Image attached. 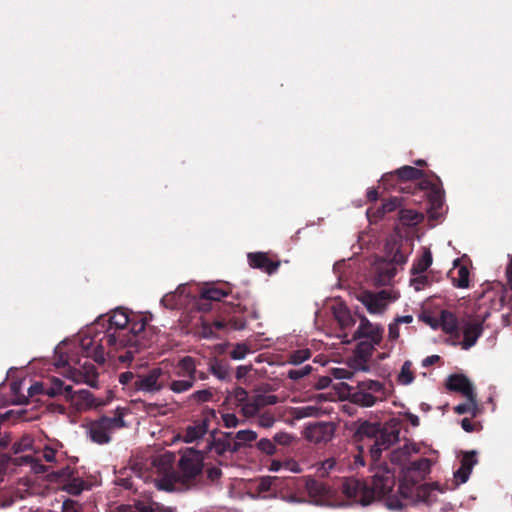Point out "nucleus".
<instances>
[{"label": "nucleus", "mask_w": 512, "mask_h": 512, "mask_svg": "<svg viewBox=\"0 0 512 512\" xmlns=\"http://www.w3.org/2000/svg\"><path fill=\"white\" fill-rule=\"evenodd\" d=\"M108 327L99 330L97 322L90 327L80 339V349L86 358H92L96 363L103 364L105 355L117 358L120 362L128 361V312L117 311L108 320ZM102 324V328H104Z\"/></svg>", "instance_id": "nucleus-1"}, {"label": "nucleus", "mask_w": 512, "mask_h": 512, "mask_svg": "<svg viewBox=\"0 0 512 512\" xmlns=\"http://www.w3.org/2000/svg\"><path fill=\"white\" fill-rule=\"evenodd\" d=\"M386 256L374 262V281L377 285H388L397 274L396 265H403L407 255L403 253L397 242H388L385 247Z\"/></svg>", "instance_id": "nucleus-2"}, {"label": "nucleus", "mask_w": 512, "mask_h": 512, "mask_svg": "<svg viewBox=\"0 0 512 512\" xmlns=\"http://www.w3.org/2000/svg\"><path fill=\"white\" fill-rule=\"evenodd\" d=\"M112 415H102L98 419L91 421L88 425L90 439L97 444H105L110 441V433L126 426L124 416L126 408L117 406Z\"/></svg>", "instance_id": "nucleus-3"}, {"label": "nucleus", "mask_w": 512, "mask_h": 512, "mask_svg": "<svg viewBox=\"0 0 512 512\" xmlns=\"http://www.w3.org/2000/svg\"><path fill=\"white\" fill-rule=\"evenodd\" d=\"M395 485L394 473L386 466H377L373 469L372 486L369 488L373 501L384 499L390 510H400L402 503L397 499L390 498V493Z\"/></svg>", "instance_id": "nucleus-4"}, {"label": "nucleus", "mask_w": 512, "mask_h": 512, "mask_svg": "<svg viewBox=\"0 0 512 512\" xmlns=\"http://www.w3.org/2000/svg\"><path fill=\"white\" fill-rule=\"evenodd\" d=\"M196 363L190 356H185L177 363L174 374L181 379L173 380L169 388L174 393H183L190 390L196 381Z\"/></svg>", "instance_id": "nucleus-5"}, {"label": "nucleus", "mask_w": 512, "mask_h": 512, "mask_svg": "<svg viewBox=\"0 0 512 512\" xmlns=\"http://www.w3.org/2000/svg\"><path fill=\"white\" fill-rule=\"evenodd\" d=\"M342 491L345 496L354 499L362 506H367L373 502V496L369 487L358 479H345L342 485Z\"/></svg>", "instance_id": "nucleus-6"}, {"label": "nucleus", "mask_w": 512, "mask_h": 512, "mask_svg": "<svg viewBox=\"0 0 512 512\" xmlns=\"http://www.w3.org/2000/svg\"><path fill=\"white\" fill-rule=\"evenodd\" d=\"M203 454L193 448L187 449L181 456L179 467L186 478H194L203 468Z\"/></svg>", "instance_id": "nucleus-7"}, {"label": "nucleus", "mask_w": 512, "mask_h": 512, "mask_svg": "<svg viewBox=\"0 0 512 512\" xmlns=\"http://www.w3.org/2000/svg\"><path fill=\"white\" fill-rule=\"evenodd\" d=\"M147 317L140 313L130 312V349L135 347V351L148 345L144 335H140L145 330ZM132 351L130 350V354Z\"/></svg>", "instance_id": "nucleus-8"}, {"label": "nucleus", "mask_w": 512, "mask_h": 512, "mask_svg": "<svg viewBox=\"0 0 512 512\" xmlns=\"http://www.w3.org/2000/svg\"><path fill=\"white\" fill-rule=\"evenodd\" d=\"M335 428L331 422L309 424L304 430V437L314 444L329 442L334 436Z\"/></svg>", "instance_id": "nucleus-9"}, {"label": "nucleus", "mask_w": 512, "mask_h": 512, "mask_svg": "<svg viewBox=\"0 0 512 512\" xmlns=\"http://www.w3.org/2000/svg\"><path fill=\"white\" fill-rule=\"evenodd\" d=\"M484 320L485 317L482 320L469 317L462 322L463 341L460 344L462 349L468 350L476 344L483 333Z\"/></svg>", "instance_id": "nucleus-10"}, {"label": "nucleus", "mask_w": 512, "mask_h": 512, "mask_svg": "<svg viewBox=\"0 0 512 512\" xmlns=\"http://www.w3.org/2000/svg\"><path fill=\"white\" fill-rule=\"evenodd\" d=\"M63 366L68 365L79 373V379L86 382L88 385L94 387L97 383L98 373L93 364L86 360L83 364L80 360L74 361L72 358H68L62 363Z\"/></svg>", "instance_id": "nucleus-11"}, {"label": "nucleus", "mask_w": 512, "mask_h": 512, "mask_svg": "<svg viewBox=\"0 0 512 512\" xmlns=\"http://www.w3.org/2000/svg\"><path fill=\"white\" fill-rule=\"evenodd\" d=\"M397 295L393 297L387 291H381L376 294H367L364 296L363 303L367 310L373 314H381L384 312L388 304L394 301Z\"/></svg>", "instance_id": "nucleus-12"}, {"label": "nucleus", "mask_w": 512, "mask_h": 512, "mask_svg": "<svg viewBox=\"0 0 512 512\" xmlns=\"http://www.w3.org/2000/svg\"><path fill=\"white\" fill-rule=\"evenodd\" d=\"M443 492L444 490L437 483L420 485L416 488L415 502L431 505Z\"/></svg>", "instance_id": "nucleus-13"}, {"label": "nucleus", "mask_w": 512, "mask_h": 512, "mask_svg": "<svg viewBox=\"0 0 512 512\" xmlns=\"http://www.w3.org/2000/svg\"><path fill=\"white\" fill-rule=\"evenodd\" d=\"M476 463L477 459L475 451L466 452L463 455L460 467L453 474L457 484H464L468 481Z\"/></svg>", "instance_id": "nucleus-14"}, {"label": "nucleus", "mask_w": 512, "mask_h": 512, "mask_svg": "<svg viewBox=\"0 0 512 512\" xmlns=\"http://www.w3.org/2000/svg\"><path fill=\"white\" fill-rule=\"evenodd\" d=\"M382 331L380 326L370 323L366 318H362L353 338H368L372 343H378L381 339Z\"/></svg>", "instance_id": "nucleus-15"}, {"label": "nucleus", "mask_w": 512, "mask_h": 512, "mask_svg": "<svg viewBox=\"0 0 512 512\" xmlns=\"http://www.w3.org/2000/svg\"><path fill=\"white\" fill-rule=\"evenodd\" d=\"M446 386L449 390L460 392L463 396H470L474 394V387L472 383L464 375H450L447 378Z\"/></svg>", "instance_id": "nucleus-16"}, {"label": "nucleus", "mask_w": 512, "mask_h": 512, "mask_svg": "<svg viewBox=\"0 0 512 512\" xmlns=\"http://www.w3.org/2000/svg\"><path fill=\"white\" fill-rule=\"evenodd\" d=\"M248 261L251 267L263 269L269 274L274 273L279 267V262L270 261L267 255L262 252L249 253Z\"/></svg>", "instance_id": "nucleus-17"}, {"label": "nucleus", "mask_w": 512, "mask_h": 512, "mask_svg": "<svg viewBox=\"0 0 512 512\" xmlns=\"http://www.w3.org/2000/svg\"><path fill=\"white\" fill-rule=\"evenodd\" d=\"M398 438L397 434L394 432L391 433H381L375 440L374 444L370 447V454L373 460H378L381 456V453L388 449L389 446L396 441Z\"/></svg>", "instance_id": "nucleus-18"}, {"label": "nucleus", "mask_w": 512, "mask_h": 512, "mask_svg": "<svg viewBox=\"0 0 512 512\" xmlns=\"http://www.w3.org/2000/svg\"><path fill=\"white\" fill-rule=\"evenodd\" d=\"M73 474L74 472L69 468L61 470L60 476H67V480L63 484V490L71 495H79L86 488V483L80 477H75Z\"/></svg>", "instance_id": "nucleus-19"}, {"label": "nucleus", "mask_w": 512, "mask_h": 512, "mask_svg": "<svg viewBox=\"0 0 512 512\" xmlns=\"http://www.w3.org/2000/svg\"><path fill=\"white\" fill-rule=\"evenodd\" d=\"M162 371L159 368L151 370L146 376L140 377L136 382V386L139 390L153 392L161 389V385L158 384V379Z\"/></svg>", "instance_id": "nucleus-20"}, {"label": "nucleus", "mask_w": 512, "mask_h": 512, "mask_svg": "<svg viewBox=\"0 0 512 512\" xmlns=\"http://www.w3.org/2000/svg\"><path fill=\"white\" fill-rule=\"evenodd\" d=\"M433 328L440 327L445 333L452 334L458 329L456 316L449 311H442L439 321L430 322Z\"/></svg>", "instance_id": "nucleus-21"}, {"label": "nucleus", "mask_w": 512, "mask_h": 512, "mask_svg": "<svg viewBox=\"0 0 512 512\" xmlns=\"http://www.w3.org/2000/svg\"><path fill=\"white\" fill-rule=\"evenodd\" d=\"M305 489L309 496L313 498H324L330 495V489L311 476L305 478Z\"/></svg>", "instance_id": "nucleus-22"}, {"label": "nucleus", "mask_w": 512, "mask_h": 512, "mask_svg": "<svg viewBox=\"0 0 512 512\" xmlns=\"http://www.w3.org/2000/svg\"><path fill=\"white\" fill-rule=\"evenodd\" d=\"M418 447L414 443H407L403 447L391 453V461L398 465H404L409 457L418 453Z\"/></svg>", "instance_id": "nucleus-23"}, {"label": "nucleus", "mask_w": 512, "mask_h": 512, "mask_svg": "<svg viewBox=\"0 0 512 512\" xmlns=\"http://www.w3.org/2000/svg\"><path fill=\"white\" fill-rule=\"evenodd\" d=\"M208 430L207 420L200 421L191 426H188L184 435V441L186 443H192L201 439Z\"/></svg>", "instance_id": "nucleus-24"}, {"label": "nucleus", "mask_w": 512, "mask_h": 512, "mask_svg": "<svg viewBox=\"0 0 512 512\" xmlns=\"http://www.w3.org/2000/svg\"><path fill=\"white\" fill-rule=\"evenodd\" d=\"M71 393L72 387L70 385H65V383L60 379H53L50 385H46L45 389V395L50 397H55L58 395L70 397Z\"/></svg>", "instance_id": "nucleus-25"}, {"label": "nucleus", "mask_w": 512, "mask_h": 512, "mask_svg": "<svg viewBox=\"0 0 512 512\" xmlns=\"http://www.w3.org/2000/svg\"><path fill=\"white\" fill-rule=\"evenodd\" d=\"M15 464L19 466L29 465L35 474H43L47 472V468L42 464L41 459L35 458L32 455L15 457Z\"/></svg>", "instance_id": "nucleus-26"}, {"label": "nucleus", "mask_w": 512, "mask_h": 512, "mask_svg": "<svg viewBox=\"0 0 512 512\" xmlns=\"http://www.w3.org/2000/svg\"><path fill=\"white\" fill-rule=\"evenodd\" d=\"M333 313L341 328L346 329L355 324L350 311L343 305H338L333 308Z\"/></svg>", "instance_id": "nucleus-27"}, {"label": "nucleus", "mask_w": 512, "mask_h": 512, "mask_svg": "<svg viewBox=\"0 0 512 512\" xmlns=\"http://www.w3.org/2000/svg\"><path fill=\"white\" fill-rule=\"evenodd\" d=\"M433 258L429 248H424L421 257H419L412 265L411 273H425L432 265Z\"/></svg>", "instance_id": "nucleus-28"}, {"label": "nucleus", "mask_w": 512, "mask_h": 512, "mask_svg": "<svg viewBox=\"0 0 512 512\" xmlns=\"http://www.w3.org/2000/svg\"><path fill=\"white\" fill-rule=\"evenodd\" d=\"M248 398V392L244 388L236 387L227 392L226 402L241 408Z\"/></svg>", "instance_id": "nucleus-29"}, {"label": "nucleus", "mask_w": 512, "mask_h": 512, "mask_svg": "<svg viewBox=\"0 0 512 512\" xmlns=\"http://www.w3.org/2000/svg\"><path fill=\"white\" fill-rule=\"evenodd\" d=\"M352 401L362 407H372L375 405L377 398L372 393L359 388L358 391L352 394Z\"/></svg>", "instance_id": "nucleus-30"}, {"label": "nucleus", "mask_w": 512, "mask_h": 512, "mask_svg": "<svg viewBox=\"0 0 512 512\" xmlns=\"http://www.w3.org/2000/svg\"><path fill=\"white\" fill-rule=\"evenodd\" d=\"M209 371L212 375H214L217 379L221 381H229L230 380V368L227 364H223L218 360H214L209 365Z\"/></svg>", "instance_id": "nucleus-31"}, {"label": "nucleus", "mask_w": 512, "mask_h": 512, "mask_svg": "<svg viewBox=\"0 0 512 512\" xmlns=\"http://www.w3.org/2000/svg\"><path fill=\"white\" fill-rule=\"evenodd\" d=\"M324 413V410L317 405H306L297 407L294 409V416L297 419H303L308 417H318Z\"/></svg>", "instance_id": "nucleus-32"}, {"label": "nucleus", "mask_w": 512, "mask_h": 512, "mask_svg": "<svg viewBox=\"0 0 512 512\" xmlns=\"http://www.w3.org/2000/svg\"><path fill=\"white\" fill-rule=\"evenodd\" d=\"M232 433H225V437L214 439L210 442L208 448L213 450L217 455L221 456L226 452H230L231 443L229 441V437Z\"/></svg>", "instance_id": "nucleus-33"}, {"label": "nucleus", "mask_w": 512, "mask_h": 512, "mask_svg": "<svg viewBox=\"0 0 512 512\" xmlns=\"http://www.w3.org/2000/svg\"><path fill=\"white\" fill-rule=\"evenodd\" d=\"M79 400H80V404L85 406L86 408H98L100 406L105 405L104 401L95 397L88 390H80L79 391Z\"/></svg>", "instance_id": "nucleus-34"}, {"label": "nucleus", "mask_w": 512, "mask_h": 512, "mask_svg": "<svg viewBox=\"0 0 512 512\" xmlns=\"http://www.w3.org/2000/svg\"><path fill=\"white\" fill-rule=\"evenodd\" d=\"M319 477H327L331 471L337 469V461L331 457L314 465Z\"/></svg>", "instance_id": "nucleus-35"}, {"label": "nucleus", "mask_w": 512, "mask_h": 512, "mask_svg": "<svg viewBox=\"0 0 512 512\" xmlns=\"http://www.w3.org/2000/svg\"><path fill=\"white\" fill-rule=\"evenodd\" d=\"M401 180H415L423 176V172L412 166H403L395 171Z\"/></svg>", "instance_id": "nucleus-36"}, {"label": "nucleus", "mask_w": 512, "mask_h": 512, "mask_svg": "<svg viewBox=\"0 0 512 512\" xmlns=\"http://www.w3.org/2000/svg\"><path fill=\"white\" fill-rule=\"evenodd\" d=\"M466 398V402L459 404L455 407V412L458 414H465V413H471L472 415H475L477 412V402L475 399V394L470 396H464Z\"/></svg>", "instance_id": "nucleus-37"}, {"label": "nucleus", "mask_w": 512, "mask_h": 512, "mask_svg": "<svg viewBox=\"0 0 512 512\" xmlns=\"http://www.w3.org/2000/svg\"><path fill=\"white\" fill-rule=\"evenodd\" d=\"M430 280L425 273H411L410 286L415 291H421L429 286Z\"/></svg>", "instance_id": "nucleus-38"}, {"label": "nucleus", "mask_w": 512, "mask_h": 512, "mask_svg": "<svg viewBox=\"0 0 512 512\" xmlns=\"http://www.w3.org/2000/svg\"><path fill=\"white\" fill-rule=\"evenodd\" d=\"M412 363L407 360L403 363L398 374V382L402 385H409L414 381V374L411 370Z\"/></svg>", "instance_id": "nucleus-39"}, {"label": "nucleus", "mask_w": 512, "mask_h": 512, "mask_svg": "<svg viewBox=\"0 0 512 512\" xmlns=\"http://www.w3.org/2000/svg\"><path fill=\"white\" fill-rule=\"evenodd\" d=\"M432 462L427 458H422L410 464L409 469L419 473L420 477H425L430 473Z\"/></svg>", "instance_id": "nucleus-40"}, {"label": "nucleus", "mask_w": 512, "mask_h": 512, "mask_svg": "<svg viewBox=\"0 0 512 512\" xmlns=\"http://www.w3.org/2000/svg\"><path fill=\"white\" fill-rule=\"evenodd\" d=\"M33 438L29 435H24L21 439L14 442L12 445V451L14 454H19L25 451H29L33 446Z\"/></svg>", "instance_id": "nucleus-41"}, {"label": "nucleus", "mask_w": 512, "mask_h": 512, "mask_svg": "<svg viewBox=\"0 0 512 512\" xmlns=\"http://www.w3.org/2000/svg\"><path fill=\"white\" fill-rule=\"evenodd\" d=\"M421 219L422 215L414 210H402L400 212V220L405 225H416L421 221Z\"/></svg>", "instance_id": "nucleus-42"}, {"label": "nucleus", "mask_w": 512, "mask_h": 512, "mask_svg": "<svg viewBox=\"0 0 512 512\" xmlns=\"http://www.w3.org/2000/svg\"><path fill=\"white\" fill-rule=\"evenodd\" d=\"M311 357V353L308 349H301L292 352L289 355L288 363L292 365H300Z\"/></svg>", "instance_id": "nucleus-43"}, {"label": "nucleus", "mask_w": 512, "mask_h": 512, "mask_svg": "<svg viewBox=\"0 0 512 512\" xmlns=\"http://www.w3.org/2000/svg\"><path fill=\"white\" fill-rule=\"evenodd\" d=\"M15 464V457L12 458L6 454H0V481L3 480L4 475L9 471L13 470Z\"/></svg>", "instance_id": "nucleus-44"}, {"label": "nucleus", "mask_w": 512, "mask_h": 512, "mask_svg": "<svg viewBox=\"0 0 512 512\" xmlns=\"http://www.w3.org/2000/svg\"><path fill=\"white\" fill-rule=\"evenodd\" d=\"M227 295V292L221 290L219 288H207L201 292V296L204 299L220 301L223 297Z\"/></svg>", "instance_id": "nucleus-45"}, {"label": "nucleus", "mask_w": 512, "mask_h": 512, "mask_svg": "<svg viewBox=\"0 0 512 512\" xmlns=\"http://www.w3.org/2000/svg\"><path fill=\"white\" fill-rule=\"evenodd\" d=\"M311 371H312V366L307 364L300 368L289 370L287 372V376L291 380H299V379H302V378L306 377L307 375H309L311 373Z\"/></svg>", "instance_id": "nucleus-46"}, {"label": "nucleus", "mask_w": 512, "mask_h": 512, "mask_svg": "<svg viewBox=\"0 0 512 512\" xmlns=\"http://www.w3.org/2000/svg\"><path fill=\"white\" fill-rule=\"evenodd\" d=\"M454 285L463 289L469 286V271L465 266L458 269V277L454 280Z\"/></svg>", "instance_id": "nucleus-47"}, {"label": "nucleus", "mask_w": 512, "mask_h": 512, "mask_svg": "<svg viewBox=\"0 0 512 512\" xmlns=\"http://www.w3.org/2000/svg\"><path fill=\"white\" fill-rule=\"evenodd\" d=\"M236 440H238L242 445L253 442L257 439V433L253 430H239L236 435Z\"/></svg>", "instance_id": "nucleus-48"}, {"label": "nucleus", "mask_w": 512, "mask_h": 512, "mask_svg": "<svg viewBox=\"0 0 512 512\" xmlns=\"http://www.w3.org/2000/svg\"><path fill=\"white\" fill-rule=\"evenodd\" d=\"M213 394L209 389L195 391L190 395V399L196 403H205L211 400Z\"/></svg>", "instance_id": "nucleus-49"}, {"label": "nucleus", "mask_w": 512, "mask_h": 512, "mask_svg": "<svg viewBox=\"0 0 512 512\" xmlns=\"http://www.w3.org/2000/svg\"><path fill=\"white\" fill-rule=\"evenodd\" d=\"M258 449L267 454V455H273L276 453V446L275 444L268 438H262L257 443Z\"/></svg>", "instance_id": "nucleus-50"}, {"label": "nucleus", "mask_w": 512, "mask_h": 512, "mask_svg": "<svg viewBox=\"0 0 512 512\" xmlns=\"http://www.w3.org/2000/svg\"><path fill=\"white\" fill-rule=\"evenodd\" d=\"M248 353H249L248 346L244 343H240V344H237L232 349V351L230 352V357L233 360H242L247 356Z\"/></svg>", "instance_id": "nucleus-51"}, {"label": "nucleus", "mask_w": 512, "mask_h": 512, "mask_svg": "<svg viewBox=\"0 0 512 512\" xmlns=\"http://www.w3.org/2000/svg\"><path fill=\"white\" fill-rule=\"evenodd\" d=\"M258 412L259 410L252 398H248L247 402L241 407V413L247 418L256 416Z\"/></svg>", "instance_id": "nucleus-52"}, {"label": "nucleus", "mask_w": 512, "mask_h": 512, "mask_svg": "<svg viewBox=\"0 0 512 512\" xmlns=\"http://www.w3.org/2000/svg\"><path fill=\"white\" fill-rule=\"evenodd\" d=\"M359 388H362L365 391L370 392L372 394L381 392L383 390L382 384L379 381L375 380L363 381L359 384Z\"/></svg>", "instance_id": "nucleus-53"}, {"label": "nucleus", "mask_w": 512, "mask_h": 512, "mask_svg": "<svg viewBox=\"0 0 512 512\" xmlns=\"http://www.w3.org/2000/svg\"><path fill=\"white\" fill-rule=\"evenodd\" d=\"M82 506L78 501L66 499L62 504V512H81Z\"/></svg>", "instance_id": "nucleus-54"}, {"label": "nucleus", "mask_w": 512, "mask_h": 512, "mask_svg": "<svg viewBox=\"0 0 512 512\" xmlns=\"http://www.w3.org/2000/svg\"><path fill=\"white\" fill-rule=\"evenodd\" d=\"M331 374L335 379L339 380L351 379L353 377V372L346 368H332Z\"/></svg>", "instance_id": "nucleus-55"}, {"label": "nucleus", "mask_w": 512, "mask_h": 512, "mask_svg": "<svg viewBox=\"0 0 512 512\" xmlns=\"http://www.w3.org/2000/svg\"><path fill=\"white\" fill-rule=\"evenodd\" d=\"M223 424L227 428H235L239 425L238 417L233 413H225L222 415Z\"/></svg>", "instance_id": "nucleus-56"}, {"label": "nucleus", "mask_w": 512, "mask_h": 512, "mask_svg": "<svg viewBox=\"0 0 512 512\" xmlns=\"http://www.w3.org/2000/svg\"><path fill=\"white\" fill-rule=\"evenodd\" d=\"M283 468L292 473H301L303 471L299 463L294 459L283 461Z\"/></svg>", "instance_id": "nucleus-57"}, {"label": "nucleus", "mask_w": 512, "mask_h": 512, "mask_svg": "<svg viewBox=\"0 0 512 512\" xmlns=\"http://www.w3.org/2000/svg\"><path fill=\"white\" fill-rule=\"evenodd\" d=\"M274 422V417L268 413L261 414L258 418V425L264 428L272 427Z\"/></svg>", "instance_id": "nucleus-58"}, {"label": "nucleus", "mask_w": 512, "mask_h": 512, "mask_svg": "<svg viewBox=\"0 0 512 512\" xmlns=\"http://www.w3.org/2000/svg\"><path fill=\"white\" fill-rule=\"evenodd\" d=\"M42 458L48 463L54 462L56 459V450L46 446L42 451Z\"/></svg>", "instance_id": "nucleus-59"}, {"label": "nucleus", "mask_w": 512, "mask_h": 512, "mask_svg": "<svg viewBox=\"0 0 512 512\" xmlns=\"http://www.w3.org/2000/svg\"><path fill=\"white\" fill-rule=\"evenodd\" d=\"M274 440L281 445H289L292 442L293 437L288 433L281 432L275 434Z\"/></svg>", "instance_id": "nucleus-60"}, {"label": "nucleus", "mask_w": 512, "mask_h": 512, "mask_svg": "<svg viewBox=\"0 0 512 512\" xmlns=\"http://www.w3.org/2000/svg\"><path fill=\"white\" fill-rule=\"evenodd\" d=\"M398 205V200L395 198V199H392L386 203H384L381 207V209L379 211H377V213L383 215L387 212H391L393 211Z\"/></svg>", "instance_id": "nucleus-61"}, {"label": "nucleus", "mask_w": 512, "mask_h": 512, "mask_svg": "<svg viewBox=\"0 0 512 512\" xmlns=\"http://www.w3.org/2000/svg\"><path fill=\"white\" fill-rule=\"evenodd\" d=\"M277 477H263L261 478L260 480V484H259V487L261 490H269L273 485H274V482L277 481Z\"/></svg>", "instance_id": "nucleus-62"}, {"label": "nucleus", "mask_w": 512, "mask_h": 512, "mask_svg": "<svg viewBox=\"0 0 512 512\" xmlns=\"http://www.w3.org/2000/svg\"><path fill=\"white\" fill-rule=\"evenodd\" d=\"M46 385L36 382L28 389L29 395L34 396L36 394H45Z\"/></svg>", "instance_id": "nucleus-63"}, {"label": "nucleus", "mask_w": 512, "mask_h": 512, "mask_svg": "<svg viewBox=\"0 0 512 512\" xmlns=\"http://www.w3.org/2000/svg\"><path fill=\"white\" fill-rule=\"evenodd\" d=\"M130 512H153L152 507L144 502H137L134 504L133 509Z\"/></svg>", "instance_id": "nucleus-64"}]
</instances>
